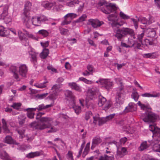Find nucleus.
I'll return each instance as SVG.
<instances>
[{"instance_id":"de8ad7c7","label":"nucleus","mask_w":160,"mask_h":160,"mask_svg":"<svg viewBox=\"0 0 160 160\" xmlns=\"http://www.w3.org/2000/svg\"><path fill=\"white\" fill-rule=\"evenodd\" d=\"M87 16L86 14H84L82 15L78 19L76 20V22H77L83 21L85 20Z\"/></svg>"},{"instance_id":"bb28decb","label":"nucleus","mask_w":160,"mask_h":160,"mask_svg":"<svg viewBox=\"0 0 160 160\" xmlns=\"http://www.w3.org/2000/svg\"><path fill=\"white\" fill-rule=\"evenodd\" d=\"M142 56L144 58L151 59L154 58L157 56V54L155 52L144 54L142 55Z\"/></svg>"},{"instance_id":"393cba45","label":"nucleus","mask_w":160,"mask_h":160,"mask_svg":"<svg viewBox=\"0 0 160 160\" xmlns=\"http://www.w3.org/2000/svg\"><path fill=\"white\" fill-rule=\"evenodd\" d=\"M149 147V145L147 143V142L145 141L141 143L140 147L138 148L139 151H143L147 148Z\"/></svg>"},{"instance_id":"79ce46f5","label":"nucleus","mask_w":160,"mask_h":160,"mask_svg":"<svg viewBox=\"0 0 160 160\" xmlns=\"http://www.w3.org/2000/svg\"><path fill=\"white\" fill-rule=\"evenodd\" d=\"M5 28L2 26H0V36H5L7 35L6 33Z\"/></svg>"},{"instance_id":"a211bd4d","label":"nucleus","mask_w":160,"mask_h":160,"mask_svg":"<svg viewBox=\"0 0 160 160\" xmlns=\"http://www.w3.org/2000/svg\"><path fill=\"white\" fill-rule=\"evenodd\" d=\"M133 42L131 48L133 47L135 51H138V49H142L141 47L143 45V42H139L137 41H134Z\"/></svg>"},{"instance_id":"412c9836","label":"nucleus","mask_w":160,"mask_h":160,"mask_svg":"<svg viewBox=\"0 0 160 160\" xmlns=\"http://www.w3.org/2000/svg\"><path fill=\"white\" fill-rule=\"evenodd\" d=\"M33 108H28L26 109L27 111V115L28 118L30 119H33L34 118V116L35 113L33 112V111L35 110H33L32 109Z\"/></svg>"},{"instance_id":"e433bc0d","label":"nucleus","mask_w":160,"mask_h":160,"mask_svg":"<svg viewBox=\"0 0 160 160\" xmlns=\"http://www.w3.org/2000/svg\"><path fill=\"white\" fill-rule=\"evenodd\" d=\"M66 157L68 160H74L73 152L71 151H68V153L66 155Z\"/></svg>"},{"instance_id":"a878e982","label":"nucleus","mask_w":160,"mask_h":160,"mask_svg":"<svg viewBox=\"0 0 160 160\" xmlns=\"http://www.w3.org/2000/svg\"><path fill=\"white\" fill-rule=\"evenodd\" d=\"M56 4L55 2H50L45 1L42 3L43 6L48 9H50L51 8Z\"/></svg>"},{"instance_id":"ea45409f","label":"nucleus","mask_w":160,"mask_h":160,"mask_svg":"<svg viewBox=\"0 0 160 160\" xmlns=\"http://www.w3.org/2000/svg\"><path fill=\"white\" fill-rule=\"evenodd\" d=\"M123 156V154L122 153L120 149L118 147L117 154L116 155V158H119L122 157Z\"/></svg>"},{"instance_id":"5fc2aeb1","label":"nucleus","mask_w":160,"mask_h":160,"mask_svg":"<svg viewBox=\"0 0 160 160\" xmlns=\"http://www.w3.org/2000/svg\"><path fill=\"white\" fill-rule=\"evenodd\" d=\"M106 119L105 118H100L98 122V125L99 126L102 125L106 122L107 121Z\"/></svg>"},{"instance_id":"473e14b6","label":"nucleus","mask_w":160,"mask_h":160,"mask_svg":"<svg viewBox=\"0 0 160 160\" xmlns=\"http://www.w3.org/2000/svg\"><path fill=\"white\" fill-rule=\"evenodd\" d=\"M69 85L71 87V88L74 90L78 91H80V87L77 85L76 83L74 82L72 83H69Z\"/></svg>"},{"instance_id":"f257e3e1","label":"nucleus","mask_w":160,"mask_h":160,"mask_svg":"<svg viewBox=\"0 0 160 160\" xmlns=\"http://www.w3.org/2000/svg\"><path fill=\"white\" fill-rule=\"evenodd\" d=\"M109 21L112 22V26L113 31L115 34L114 36L117 38L118 40H121L125 36L129 35L133 39H135V34L134 31L129 28H120V27L122 25L118 23L117 20L118 19L117 15L115 13L112 14L108 17Z\"/></svg>"},{"instance_id":"774afa93","label":"nucleus","mask_w":160,"mask_h":160,"mask_svg":"<svg viewBox=\"0 0 160 160\" xmlns=\"http://www.w3.org/2000/svg\"><path fill=\"white\" fill-rule=\"evenodd\" d=\"M49 42L48 41L46 42H41L40 43L42 46L43 47L46 48L49 45Z\"/></svg>"},{"instance_id":"7c9ffc66","label":"nucleus","mask_w":160,"mask_h":160,"mask_svg":"<svg viewBox=\"0 0 160 160\" xmlns=\"http://www.w3.org/2000/svg\"><path fill=\"white\" fill-rule=\"evenodd\" d=\"M0 158L3 160H9L10 157L8 154L5 152L3 151L0 154Z\"/></svg>"},{"instance_id":"0e129e2a","label":"nucleus","mask_w":160,"mask_h":160,"mask_svg":"<svg viewBox=\"0 0 160 160\" xmlns=\"http://www.w3.org/2000/svg\"><path fill=\"white\" fill-rule=\"evenodd\" d=\"M115 114H111L106 116L105 118L107 120V122L113 118L114 116H115Z\"/></svg>"},{"instance_id":"49530a36","label":"nucleus","mask_w":160,"mask_h":160,"mask_svg":"<svg viewBox=\"0 0 160 160\" xmlns=\"http://www.w3.org/2000/svg\"><path fill=\"white\" fill-rule=\"evenodd\" d=\"M131 97L135 101H137L139 98V95L137 92H134L132 93Z\"/></svg>"},{"instance_id":"aec40b11","label":"nucleus","mask_w":160,"mask_h":160,"mask_svg":"<svg viewBox=\"0 0 160 160\" xmlns=\"http://www.w3.org/2000/svg\"><path fill=\"white\" fill-rule=\"evenodd\" d=\"M29 53L31 56V61L34 65L36 64L37 62V54L32 51H30L29 52Z\"/></svg>"},{"instance_id":"09e8293b","label":"nucleus","mask_w":160,"mask_h":160,"mask_svg":"<svg viewBox=\"0 0 160 160\" xmlns=\"http://www.w3.org/2000/svg\"><path fill=\"white\" fill-rule=\"evenodd\" d=\"M131 21L132 22L135 28L136 29L138 28V23L139 21L138 20H136L135 19L133 18H131L130 19Z\"/></svg>"},{"instance_id":"864d4df0","label":"nucleus","mask_w":160,"mask_h":160,"mask_svg":"<svg viewBox=\"0 0 160 160\" xmlns=\"http://www.w3.org/2000/svg\"><path fill=\"white\" fill-rule=\"evenodd\" d=\"M21 105V104L20 103H14L11 106V107L15 109L18 110L20 108Z\"/></svg>"},{"instance_id":"7ed1b4c3","label":"nucleus","mask_w":160,"mask_h":160,"mask_svg":"<svg viewBox=\"0 0 160 160\" xmlns=\"http://www.w3.org/2000/svg\"><path fill=\"white\" fill-rule=\"evenodd\" d=\"M150 130L154 132L153 133V138L155 141L153 148L155 151L160 152V144L159 143L160 141V129H158L156 127L152 125L149 126Z\"/></svg>"},{"instance_id":"20e7f679","label":"nucleus","mask_w":160,"mask_h":160,"mask_svg":"<svg viewBox=\"0 0 160 160\" xmlns=\"http://www.w3.org/2000/svg\"><path fill=\"white\" fill-rule=\"evenodd\" d=\"M31 3L30 2H27L25 5V8L23 12L21 14V18L24 25L28 28L31 27V23L30 21L29 11L31 9Z\"/></svg>"},{"instance_id":"f03ea898","label":"nucleus","mask_w":160,"mask_h":160,"mask_svg":"<svg viewBox=\"0 0 160 160\" xmlns=\"http://www.w3.org/2000/svg\"><path fill=\"white\" fill-rule=\"evenodd\" d=\"M44 113L39 112L36 114V119L39 120V122L34 121L29 124L30 127L33 130H43L49 128L53 119L49 117H42Z\"/></svg>"},{"instance_id":"423d86ee","label":"nucleus","mask_w":160,"mask_h":160,"mask_svg":"<svg viewBox=\"0 0 160 160\" xmlns=\"http://www.w3.org/2000/svg\"><path fill=\"white\" fill-rule=\"evenodd\" d=\"M48 20L47 18L43 15H41L39 16H35L32 18V24L36 26H40L42 22Z\"/></svg>"},{"instance_id":"e2e57ef3","label":"nucleus","mask_w":160,"mask_h":160,"mask_svg":"<svg viewBox=\"0 0 160 160\" xmlns=\"http://www.w3.org/2000/svg\"><path fill=\"white\" fill-rule=\"evenodd\" d=\"M84 5V3L83 2H81L80 4V7L78 8V12H81L82 11Z\"/></svg>"},{"instance_id":"dca6fc26","label":"nucleus","mask_w":160,"mask_h":160,"mask_svg":"<svg viewBox=\"0 0 160 160\" xmlns=\"http://www.w3.org/2000/svg\"><path fill=\"white\" fill-rule=\"evenodd\" d=\"M64 94L66 97L68 98V99H70L71 100L69 103V105L71 103L73 104L74 102H75V98L72 92L70 91L66 90L65 91Z\"/></svg>"},{"instance_id":"4468645a","label":"nucleus","mask_w":160,"mask_h":160,"mask_svg":"<svg viewBox=\"0 0 160 160\" xmlns=\"http://www.w3.org/2000/svg\"><path fill=\"white\" fill-rule=\"evenodd\" d=\"M88 22V24H91L94 28L99 27L103 23V22L100 21L97 19H90Z\"/></svg>"},{"instance_id":"c9c22d12","label":"nucleus","mask_w":160,"mask_h":160,"mask_svg":"<svg viewBox=\"0 0 160 160\" xmlns=\"http://www.w3.org/2000/svg\"><path fill=\"white\" fill-rule=\"evenodd\" d=\"M79 2L78 0H69L67 3V5L72 7L74 4H78Z\"/></svg>"},{"instance_id":"58836bf2","label":"nucleus","mask_w":160,"mask_h":160,"mask_svg":"<svg viewBox=\"0 0 160 160\" xmlns=\"http://www.w3.org/2000/svg\"><path fill=\"white\" fill-rule=\"evenodd\" d=\"M134 104L133 103H130L128 104V106L127 107L125 111L126 112H132V109L133 108Z\"/></svg>"},{"instance_id":"680f3d73","label":"nucleus","mask_w":160,"mask_h":160,"mask_svg":"<svg viewBox=\"0 0 160 160\" xmlns=\"http://www.w3.org/2000/svg\"><path fill=\"white\" fill-rule=\"evenodd\" d=\"M93 123L96 124L98 122H99L100 118L98 116H96L93 117Z\"/></svg>"},{"instance_id":"f3484780","label":"nucleus","mask_w":160,"mask_h":160,"mask_svg":"<svg viewBox=\"0 0 160 160\" xmlns=\"http://www.w3.org/2000/svg\"><path fill=\"white\" fill-rule=\"evenodd\" d=\"M53 105V102L52 103H51L50 104L47 105H45L44 104H42L38 105L37 107L33 108H32V109L33 110H35V111L36 110H37L38 111H42L46 108L51 107Z\"/></svg>"},{"instance_id":"b1692460","label":"nucleus","mask_w":160,"mask_h":160,"mask_svg":"<svg viewBox=\"0 0 160 160\" xmlns=\"http://www.w3.org/2000/svg\"><path fill=\"white\" fill-rule=\"evenodd\" d=\"M75 102H74V103H71L70 104V108H72L74 110L75 112L78 115L81 112V108L80 106H76L75 104Z\"/></svg>"},{"instance_id":"a18cd8bd","label":"nucleus","mask_w":160,"mask_h":160,"mask_svg":"<svg viewBox=\"0 0 160 160\" xmlns=\"http://www.w3.org/2000/svg\"><path fill=\"white\" fill-rule=\"evenodd\" d=\"M57 97V95L56 94L54 93L51 94L49 96H48L47 98L49 99L50 100H52V102L51 103H52L53 102H54V100H55Z\"/></svg>"},{"instance_id":"6ab92c4d","label":"nucleus","mask_w":160,"mask_h":160,"mask_svg":"<svg viewBox=\"0 0 160 160\" xmlns=\"http://www.w3.org/2000/svg\"><path fill=\"white\" fill-rule=\"evenodd\" d=\"M102 141V140L99 136L94 137L92 139V145L91 147L92 149H93L95 146L100 143Z\"/></svg>"},{"instance_id":"f8f14e48","label":"nucleus","mask_w":160,"mask_h":160,"mask_svg":"<svg viewBox=\"0 0 160 160\" xmlns=\"http://www.w3.org/2000/svg\"><path fill=\"white\" fill-rule=\"evenodd\" d=\"M28 71V68L25 64H22L19 66L18 72L19 74L22 77L26 78Z\"/></svg>"},{"instance_id":"603ef678","label":"nucleus","mask_w":160,"mask_h":160,"mask_svg":"<svg viewBox=\"0 0 160 160\" xmlns=\"http://www.w3.org/2000/svg\"><path fill=\"white\" fill-rule=\"evenodd\" d=\"M79 80L80 81H82L85 83L88 84H91L92 83V82L91 81L87 80L85 78L81 77L79 78Z\"/></svg>"},{"instance_id":"9b49d317","label":"nucleus","mask_w":160,"mask_h":160,"mask_svg":"<svg viewBox=\"0 0 160 160\" xmlns=\"http://www.w3.org/2000/svg\"><path fill=\"white\" fill-rule=\"evenodd\" d=\"M99 93V90L96 88H93L88 90L87 92V98L92 100L94 98V96Z\"/></svg>"},{"instance_id":"bf43d9fd","label":"nucleus","mask_w":160,"mask_h":160,"mask_svg":"<svg viewBox=\"0 0 160 160\" xmlns=\"http://www.w3.org/2000/svg\"><path fill=\"white\" fill-rule=\"evenodd\" d=\"M144 35V33H142L138 35L137 36V39L139 40L140 42H142V39Z\"/></svg>"},{"instance_id":"4d7b16f0","label":"nucleus","mask_w":160,"mask_h":160,"mask_svg":"<svg viewBox=\"0 0 160 160\" xmlns=\"http://www.w3.org/2000/svg\"><path fill=\"white\" fill-rule=\"evenodd\" d=\"M50 128V129L48 131V132L50 133V132H56L57 131V129L54 127L53 126H52L51 124V126L49 128Z\"/></svg>"},{"instance_id":"5701e85b","label":"nucleus","mask_w":160,"mask_h":160,"mask_svg":"<svg viewBox=\"0 0 160 160\" xmlns=\"http://www.w3.org/2000/svg\"><path fill=\"white\" fill-rule=\"evenodd\" d=\"M141 96L142 97H159L160 96L159 93H157L156 92H153L152 93H146L141 94Z\"/></svg>"},{"instance_id":"c756f323","label":"nucleus","mask_w":160,"mask_h":160,"mask_svg":"<svg viewBox=\"0 0 160 160\" xmlns=\"http://www.w3.org/2000/svg\"><path fill=\"white\" fill-rule=\"evenodd\" d=\"M26 118L23 114H21L18 117L19 123L20 125H22L25 123Z\"/></svg>"},{"instance_id":"ddd939ff","label":"nucleus","mask_w":160,"mask_h":160,"mask_svg":"<svg viewBox=\"0 0 160 160\" xmlns=\"http://www.w3.org/2000/svg\"><path fill=\"white\" fill-rule=\"evenodd\" d=\"M99 81L100 84L104 86L107 90L109 89L113 86L112 82L108 79H99Z\"/></svg>"},{"instance_id":"6e6552de","label":"nucleus","mask_w":160,"mask_h":160,"mask_svg":"<svg viewBox=\"0 0 160 160\" xmlns=\"http://www.w3.org/2000/svg\"><path fill=\"white\" fill-rule=\"evenodd\" d=\"M124 93L120 92H117L115 98L116 102L115 104L117 108L119 107L122 104L124 100Z\"/></svg>"},{"instance_id":"f704fd0d","label":"nucleus","mask_w":160,"mask_h":160,"mask_svg":"<svg viewBox=\"0 0 160 160\" xmlns=\"http://www.w3.org/2000/svg\"><path fill=\"white\" fill-rule=\"evenodd\" d=\"M40 155V153L39 152H31L27 155V157L29 158H32L34 157L39 156Z\"/></svg>"},{"instance_id":"0eeeda50","label":"nucleus","mask_w":160,"mask_h":160,"mask_svg":"<svg viewBox=\"0 0 160 160\" xmlns=\"http://www.w3.org/2000/svg\"><path fill=\"white\" fill-rule=\"evenodd\" d=\"M117 9L116 4L114 3H109L107 5L105 8H102L101 11L104 13L108 14L111 12H115Z\"/></svg>"},{"instance_id":"9d476101","label":"nucleus","mask_w":160,"mask_h":160,"mask_svg":"<svg viewBox=\"0 0 160 160\" xmlns=\"http://www.w3.org/2000/svg\"><path fill=\"white\" fill-rule=\"evenodd\" d=\"M8 8V5H5L3 8V11L1 15V19L4 20V22L6 24L8 23L11 21V18L7 17L8 15L7 10Z\"/></svg>"},{"instance_id":"72a5a7b5","label":"nucleus","mask_w":160,"mask_h":160,"mask_svg":"<svg viewBox=\"0 0 160 160\" xmlns=\"http://www.w3.org/2000/svg\"><path fill=\"white\" fill-rule=\"evenodd\" d=\"M113 157L112 156H108L105 155L104 156H101L98 160H113Z\"/></svg>"},{"instance_id":"cd10ccee","label":"nucleus","mask_w":160,"mask_h":160,"mask_svg":"<svg viewBox=\"0 0 160 160\" xmlns=\"http://www.w3.org/2000/svg\"><path fill=\"white\" fill-rule=\"evenodd\" d=\"M147 36L148 37L153 38L156 35V31L151 29H148L147 31Z\"/></svg>"},{"instance_id":"052dcab7","label":"nucleus","mask_w":160,"mask_h":160,"mask_svg":"<svg viewBox=\"0 0 160 160\" xmlns=\"http://www.w3.org/2000/svg\"><path fill=\"white\" fill-rule=\"evenodd\" d=\"M115 82L116 83L118 84H120V85L121 86H122L123 84L122 82V79L120 78H115Z\"/></svg>"},{"instance_id":"3c124183","label":"nucleus","mask_w":160,"mask_h":160,"mask_svg":"<svg viewBox=\"0 0 160 160\" xmlns=\"http://www.w3.org/2000/svg\"><path fill=\"white\" fill-rule=\"evenodd\" d=\"M47 82H44L43 83H42L35 84L34 85V86L37 88H44L46 87V84Z\"/></svg>"},{"instance_id":"1a4fd4ad","label":"nucleus","mask_w":160,"mask_h":160,"mask_svg":"<svg viewBox=\"0 0 160 160\" xmlns=\"http://www.w3.org/2000/svg\"><path fill=\"white\" fill-rule=\"evenodd\" d=\"M98 105L99 107L103 106L105 110H107L111 107L110 104L107 102L106 99L101 95L99 96Z\"/></svg>"},{"instance_id":"a19ab883","label":"nucleus","mask_w":160,"mask_h":160,"mask_svg":"<svg viewBox=\"0 0 160 160\" xmlns=\"http://www.w3.org/2000/svg\"><path fill=\"white\" fill-rule=\"evenodd\" d=\"M5 142L8 144L14 143V141L12 137L9 136H7L5 139Z\"/></svg>"},{"instance_id":"2f4dec72","label":"nucleus","mask_w":160,"mask_h":160,"mask_svg":"<svg viewBox=\"0 0 160 160\" xmlns=\"http://www.w3.org/2000/svg\"><path fill=\"white\" fill-rule=\"evenodd\" d=\"M90 144V143L89 142L87 144L84 151L82 154V157H85L88 153L89 151Z\"/></svg>"},{"instance_id":"37998d69","label":"nucleus","mask_w":160,"mask_h":160,"mask_svg":"<svg viewBox=\"0 0 160 160\" xmlns=\"http://www.w3.org/2000/svg\"><path fill=\"white\" fill-rule=\"evenodd\" d=\"M38 33L39 34L42 35L44 37L47 36L49 34L48 32L47 31L43 29L39 31Z\"/></svg>"},{"instance_id":"6e6d98bb","label":"nucleus","mask_w":160,"mask_h":160,"mask_svg":"<svg viewBox=\"0 0 160 160\" xmlns=\"http://www.w3.org/2000/svg\"><path fill=\"white\" fill-rule=\"evenodd\" d=\"M92 113L91 111H89L87 112L86 113L85 119L86 120H88L92 116Z\"/></svg>"},{"instance_id":"4be33fe9","label":"nucleus","mask_w":160,"mask_h":160,"mask_svg":"<svg viewBox=\"0 0 160 160\" xmlns=\"http://www.w3.org/2000/svg\"><path fill=\"white\" fill-rule=\"evenodd\" d=\"M138 21L141 22L142 23L147 25H149L152 23V21L149 18V20H148L144 17H140L138 18Z\"/></svg>"},{"instance_id":"13d9d810","label":"nucleus","mask_w":160,"mask_h":160,"mask_svg":"<svg viewBox=\"0 0 160 160\" xmlns=\"http://www.w3.org/2000/svg\"><path fill=\"white\" fill-rule=\"evenodd\" d=\"M120 16L123 19H128L129 18V17L125 14L122 12H120Z\"/></svg>"},{"instance_id":"c85d7f7f","label":"nucleus","mask_w":160,"mask_h":160,"mask_svg":"<svg viewBox=\"0 0 160 160\" xmlns=\"http://www.w3.org/2000/svg\"><path fill=\"white\" fill-rule=\"evenodd\" d=\"M49 52L48 49L46 48H44L42 52L40 54L41 58L43 59L46 58L48 56Z\"/></svg>"},{"instance_id":"338daca9","label":"nucleus","mask_w":160,"mask_h":160,"mask_svg":"<svg viewBox=\"0 0 160 160\" xmlns=\"http://www.w3.org/2000/svg\"><path fill=\"white\" fill-rule=\"evenodd\" d=\"M64 79L62 77H59L56 81V82L59 84H61L64 81Z\"/></svg>"},{"instance_id":"4c0bfd02","label":"nucleus","mask_w":160,"mask_h":160,"mask_svg":"<svg viewBox=\"0 0 160 160\" xmlns=\"http://www.w3.org/2000/svg\"><path fill=\"white\" fill-rule=\"evenodd\" d=\"M59 30L60 31V33L62 35H66L68 34L69 31L68 29L62 28L61 27L59 28Z\"/></svg>"},{"instance_id":"c03bdc74","label":"nucleus","mask_w":160,"mask_h":160,"mask_svg":"<svg viewBox=\"0 0 160 160\" xmlns=\"http://www.w3.org/2000/svg\"><path fill=\"white\" fill-rule=\"evenodd\" d=\"M77 16V15L74 13H68L66 14L64 17V18H70L71 19L76 18Z\"/></svg>"},{"instance_id":"39448f33","label":"nucleus","mask_w":160,"mask_h":160,"mask_svg":"<svg viewBox=\"0 0 160 160\" xmlns=\"http://www.w3.org/2000/svg\"><path fill=\"white\" fill-rule=\"evenodd\" d=\"M158 116L152 112H146L141 116V118L146 122L148 124L155 122L157 119Z\"/></svg>"},{"instance_id":"2eb2a0df","label":"nucleus","mask_w":160,"mask_h":160,"mask_svg":"<svg viewBox=\"0 0 160 160\" xmlns=\"http://www.w3.org/2000/svg\"><path fill=\"white\" fill-rule=\"evenodd\" d=\"M10 72L13 74L14 78L18 81H20V79L18 74V68L15 66H12L9 68Z\"/></svg>"},{"instance_id":"8fccbe9b","label":"nucleus","mask_w":160,"mask_h":160,"mask_svg":"<svg viewBox=\"0 0 160 160\" xmlns=\"http://www.w3.org/2000/svg\"><path fill=\"white\" fill-rule=\"evenodd\" d=\"M48 93H46L41 94H38L36 96V97L39 99H42L45 98L48 95Z\"/></svg>"},{"instance_id":"69168bd1","label":"nucleus","mask_w":160,"mask_h":160,"mask_svg":"<svg viewBox=\"0 0 160 160\" xmlns=\"http://www.w3.org/2000/svg\"><path fill=\"white\" fill-rule=\"evenodd\" d=\"M67 18H64V20L62 22L61 25H67L69 24L71 21H68L67 20Z\"/></svg>"}]
</instances>
